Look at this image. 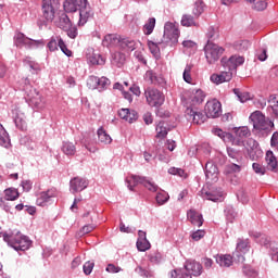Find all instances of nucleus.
<instances>
[{
	"mask_svg": "<svg viewBox=\"0 0 278 278\" xmlns=\"http://www.w3.org/2000/svg\"><path fill=\"white\" fill-rule=\"evenodd\" d=\"M203 275V265L197 261H187L185 269H174L170 273V278H192Z\"/></svg>",
	"mask_w": 278,
	"mask_h": 278,
	"instance_id": "obj_1",
	"label": "nucleus"
},
{
	"mask_svg": "<svg viewBox=\"0 0 278 278\" xmlns=\"http://www.w3.org/2000/svg\"><path fill=\"white\" fill-rule=\"evenodd\" d=\"M3 240L12 247L14 251H27L31 247V240L29 237L24 236L21 231L12 232L10 235H3Z\"/></svg>",
	"mask_w": 278,
	"mask_h": 278,
	"instance_id": "obj_2",
	"label": "nucleus"
},
{
	"mask_svg": "<svg viewBox=\"0 0 278 278\" xmlns=\"http://www.w3.org/2000/svg\"><path fill=\"white\" fill-rule=\"evenodd\" d=\"M25 85L23 90L26 92V100L30 108H36V110H42L45 108V98L38 92L34 87L29 86V78L22 79Z\"/></svg>",
	"mask_w": 278,
	"mask_h": 278,
	"instance_id": "obj_3",
	"label": "nucleus"
},
{
	"mask_svg": "<svg viewBox=\"0 0 278 278\" xmlns=\"http://www.w3.org/2000/svg\"><path fill=\"white\" fill-rule=\"evenodd\" d=\"M204 53L207 64H216V62L220 60V55L225 53V48L212 41H207V43L204 47Z\"/></svg>",
	"mask_w": 278,
	"mask_h": 278,
	"instance_id": "obj_4",
	"label": "nucleus"
},
{
	"mask_svg": "<svg viewBox=\"0 0 278 278\" xmlns=\"http://www.w3.org/2000/svg\"><path fill=\"white\" fill-rule=\"evenodd\" d=\"M144 97L150 108H162V105H164V101H166L164 93L155 88H147Z\"/></svg>",
	"mask_w": 278,
	"mask_h": 278,
	"instance_id": "obj_5",
	"label": "nucleus"
},
{
	"mask_svg": "<svg viewBox=\"0 0 278 278\" xmlns=\"http://www.w3.org/2000/svg\"><path fill=\"white\" fill-rule=\"evenodd\" d=\"M126 184H127V188L129 190H134V188H136V186H138V184H141L142 186H144V188H147L150 192H157V185H155V182L147 179V177H142V176H136L132 175L130 178L126 179Z\"/></svg>",
	"mask_w": 278,
	"mask_h": 278,
	"instance_id": "obj_6",
	"label": "nucleus"
},
{
	"mask_svg": "<svg viewBox=\"0 0 278 278\" xmlns=\"http://www.w3.org/2000/svg\"><path fill=\"white\" fill-rule=\"evenodd\" d=\"M250 121L253 128L257 131H266L269 127H273V122L266 119V116L261 111H255L250 115Z\"/></svg>",
	"mask_w": 278,
	"mask_h": 278,
	"instance_id": "obj_7",
	"label": "nucleus"
},
{
	"mask_svg": "<svg viewBox=\"0 0 278 278\" xmlns=\"http://www.w3.org/2000/svg\"><path fill=\"white\" fill-rule=\"evenodd\" d=\"M60 8V0H43L42 1V16L48 23H53L55 12Z\"/></svg>",
	"mask_w": 278,
	"mask_h": 278,
	"instance_id": "obj_8",
	"label": "nucleus"
},
{
	"mask_svg": "<svg viewBox=\"0 0 278 278\" xmlns=\"http://www.w3.org/2000/svg\"><path fill=\"white\" fill-rule=\"evenodd\" d=\"M49 51L54 52L58 51V49H61L62 53L66 55L67 58H71L73 55V52L66 47V43L64 42V39H62L61 36H52L47 45Z\"/></svg>",
	"mask_w": 278,
	"mask_h": 278,
	"instance_id": "obj_9",
	"label": "nucleus"
},
{
	"mask_svg": "<svg viewBox=\"0 0 278 278\" xmlns=\"http://www.w3.org/2000/svg\"><path fill=\"white\" fill-rule=\"evenodd\" d=\"M206 118H218L223 114V104L216 99L210 100L204 106Z\"/></svg>",
	"mask_w": 278,
	"mask_h": 278,
	"instance_id": "obj_10",
	"label": "nucleus"
},
{
	"mask_svg": "<svg viewBox=\"0 0 278 278\" xmlns=\"http://www.w3.org/2000/svg\"><path fill=\"white\" fill-rule=\"evenodd\" d=\"M185 115L187 117V121H190L191 123H193V125H203V123L207 121V115L199 112L197 108L188 106L185 111Z\"/></svg>",
	"mask_w": 278,
	"mask_h": 278,
	"instance_id": "obj_11",
	"label": "nucleus"
},
{
	"mask_svg": "<svg viewBox=\"0 0 278 278\" xmlns=\"http://www.w3.org/2000/svg\"><path fill=\"white\" fill-rule=\"evenodd\" d=\"M164 38L169 40L172 46L177 45L179 42V28L170 22L165 23Z\"/></svg>",
	"mask_w": 278,
	"mask_h": 278,
	"instance_id": "obj_12",
	"label": "nucleus"
},
{
	"mask_svg": "<svg viewBox=\"0 0 278 278\" xmlns=\"http://www.w3.org/2000/svg\"><path fill=\"white\" fill-rule=\"evenodd\" d=\"M205 91L201 89H192L187 99V103L189 108H197V105H201L203 101H205Z\"/></svg>",
	"mask_w": 278,
	"mask_h": 278,
	"instance_id": "obj_13",
	"label": "nucleus"
},
{
	"mask_svg": "<svg viewBox=\"0 0 278 278\" xmlns=\"http://www.w3.org/2000/svg\"><path fill=\"white\" fill-rule=\"evenodd\" d=\"M88 188V180L83 177H74L70 180V192L77 194V192H84Z\"/></svg>",
	"mask_w": 278,
	"mask_h": 278,
	"instance_id": "obj_14",
	"label": "nucleus"
},
{
	"mask_svg": "<svg viewBox=\"0 0 278 278\" xmlns=\"http://www.w3.org/2000/svg\"><path fill=\"white\" fill-rule=\"evenodd\" d=\"M86 59L88 64H92V66H103L105 65V59L101 53L94 51V49L89 48L86 52Z\"/></svg>",
	"mask_w": 278,
	"mask_h": 278,
	"instance_id": "obj_15",
	"label": "nucleus"
},
{
	"mask_svg": "<svg viewBox=\"0 0 278 278\" xmlns=\"http://www.w3.org/2000/svg\"><path fill=\"white\" fill-rule=\"evenodd\" d=\"M55 197H58V190L49 189L39 193L36 203L39 207H45L46 205H49V203H51V199H55Z\"/></svg>",
	"mask_w": 278,
	"mask_h": 278,
	"instance_id": "obj_16",
	"label": "nucleus"
},
{
	"mask_svg": "<svg viewBox=\"0 0 278 278\" xmlns=\"http://www.w3.org/2000/svg\"><path fill=\"white\" fill-rule=\"evenodd\" d=\"M248 251H249V239H238L236 252L233 253L235 260L237 257V262L242 264L244 262V255H242V253H247Z\"/></svg>",
	"mask_w": 278,
	"mask_h": 278,
	"instance_id": "obj_17",
	"label": "nucleus"
},
{
	"mask_svg": "<svg viewBox=\"0 0 278 278\" xmlns=\"http://www.w3.org/2000/svg\"><path fill=\"white\" fill-rule=\"evenodd\" d=\"M245 149L251 160H255L262 155V149L260 148V143L253 138L247 140Z\"/></svg>",
	"mask_w": 278,
	"mask_h": 278,
	"instance_id": "obj_18",
	"label": "nucleus"
},
{
	"mask_svg": "<svg viewBox=\"0 0 278 278\" xmlns=\"http://www.w3.org/2000/svg\"><path fill=\"white\" fill-rule=\"evenodd\" d=\"M201 197L202 199H206V201H213L216 203V201H223L225 199V192H223V189H216L214 191H207L205 188L201 190Z\"/></svg>",
	"mask_w": 278,
	"mask_h": 278,
	"instance_id": "obj_19",
	"label": "nucleus"
},
{
	"mask_svg": "<svg viewBox=\"0 0 278 278\" xmlns=\"http://www.w3.org/2000/svg\"><path fill=\"white\" fill-rule=\"evenodd\" d=\"M88 5V0H65L63 8L65 12H77V9L81 10Z\"/></svg>",
	"mask_w": 278,
	"mask_h": 278,
	"instance_id": "obj_20",
	"label": "nucleus"
},
{
	"mask_svg": "<svg viewBox=\"0 0 278 278\" xmlns=\"http://www.w3.org/2000/svg\"><path fill=\"white\" fill-rule=\"evenodd\" d=\"M210 79L212 84L220 86V84H225L226 81L233 79V73L228 70L227 72H222L219 74H212Z\"/></svg>",
	"mask_w": 278,
	"mask_h": 278,
	"instance_id": "obj_21",
	"label": "nucleus"
},
{
	"mask_svg": "<svg viewBox=\"0 0 278 278\" xmlns=\"http://www.w3.org/2000/svg\"><path fill=\"white\" fill-rule=\"evenodd\" d=\"M94 16V12H92V8H90V4H87L79 9V21L78 25L84 26Z\"/></svg>",
	"mask_w": 278,
	"mask_h": 278,
	"instance_id": "obj_22",
	"label": "nucleus"
},
{
	"mask_svg": "<svg viewBox=\"0 0 278 278\" xmlns=\"http://www.w3.org/2000/svg\"><path fill=\"white\" fill-rule=\"evenodd\" d=\"M242 64H244V56L232 55L227 62L224 63V67L228 68V71L231 73L232 71H236L238 66H242Z\"/></svg>",
	"mask_w": 278,
	"mask_h": 278,
	"instance_id": "obj_23",
	"label": "nucleus"
},
{
	"mask_svg": "<svg viewBox=\"0 0 278 278\" xmlns=\"http://www.w3.org/2000/svg\"><path fill=\"white\" fill-rule=\"evenodd\" d=\"M118 116L123 121H126V123H136V121H138V112L135 110L121 109L118 111Z\"/></svg>",
	"mask_w": 278,
	"mask_h": 278,
	"instance_id": "obj_24",
	"label": "nucleus"
},
{
	"mask_svg": "<svg viewBox=\"0 0 278 278\" xmlns=\"http://www.w3.org/2000/svg\"><path fill=\"white\" fill-rule=\"evenodd\" d=\"M187 219L194 225V227L203 226V215L197 212L194 208H191L187 212Z\"/></svg>",
	"mask_w": 278,
	"mask_h": 278,
	"instance_id": "obj_25",
	"label": "nucleus"
},
{
	"mask_svg": "<svg viewBox=\"0 0 278 278\" xmlns=\"http://www.w3.org/2000/svg\"><path fill=\"white\" fill-rule=\"evenodd\" d=\"M205 177L208 181H218V167L212 162L205 164Z\"/></svg>",
	"mask_w": 278,
	"mask_h": 278,
	"instance_id": "obj_26",
	"label": "nucleus"
},
{
	"mask_svg": "<svg viewBox=\"0 0 278 278\" xmlns=\"http://www.w3.org/2000/svg\"><path fill=\"white\" fill-rule=\"evenodd\" d=\"M215 260L222 268H229L233 264V256L229 254H217Z\"/></svg>",
	"mask_w": 278,
	"mask_h": 278,
	"instance_id": "obj_27",
	"label": "nucleus"
},
{
	"mask_svg": "<svg viewBox=\"0 0 278 278\" xmlns=\"http://www.w3.org/2000/svg\"><path fill=\"white\" fill-rule=\"evenodd\" d=\"M56 27L60 29H68L70 27H73V22H71V18L66 13H61L58 17V20L54 22Z\"/></svg>",
	"mask_w": 278,
	"mask_h": 278,
	"instance_id": "obj_28",
	"label": "nucleus"
},
{
	"mask_svg": "<svg viewBox=\"0 0 278 278\" xmlns=\"http://www.w3.org/2000/svg\"><path fill=\"white\" fill-rule=\"evenodd\" d=\"M265 161H266L268 170H273V173L278 172L277 156H275L273 151H267L266 152Z\"/></svg>",
	"mask_w": 278,
	"mask_h": 278,
	"instance_id": "obj_29",
	"label": "nucleus"
},
{
	"mask_svg": "<svg viewBox=\"0 0 278 278\" xmlns=\"http://www.w3.org/2000/svg\"><path fill=\"white\" fill-rule=\"evenodd\" d=\"M15 127L21 131H27V119L25 113L17 111L14 117Z\"/></svg>",
	"mask_w": 278,
	"mask_h": 278,
	"instance_id": "obj_30",
	"label": "nucleus"
},
{
	"mask_svg": "<svg viewBox=\"0 0 278 278\" xmlns=\"http://www.w3.org/2000/svg\"><path fill=\"white\" fill-rule=\"evenodd\" d=\"M155 131H156V138L164 140V138L168 136V131H170V127H168V123L162 121L157 123Z\"/></svg>",
	"mask_w": 278,
	"mask_h": 278,
	"instance_id": "obj_31",
	"label": "nucleus"
},
{
	"mask_svg": "<svg viewBox=\"0 0 278 278\" xmlns=\"http://www.w3.org/2000/svg\"><path fill=\"white\" fill-rule=\"evenodd\" d=\"M116 45L121 46V39H118V35L109 34V35L104 36V38L102 40L103 47H108V49H110L112 47H116Z\"/></svg>",
	"mask_w": 278,
	"mask_h": 278,
	"instance_id": "obj_32",
	"label": "nucleus"
},
{
	"mask_svg": "<svg viewBox=\"0 0 278 278\" xmlns=\"http://www.w3.org/2000/svg\"><path fill=\"white\" fill-rule=\"evenodd\" d=\"M15 47L18 49H23L25 47L27 49V46L29 43V37L25 36L23 33H16L13 38Z\"/></svg>",
	"mask_w": 278,
	"mask_h": 278,
	"instance_id": "obj_33",
	"label": "nucleus"
},
{
	"mask_svg": "<svg viewBox=\"0 0 278 278\" xmlns=\"http://www.w3.org/2000/svg\"><path fill=\"white\" fill-rule=\"evenodd\" d=\"M119 48L123 49V51H135L136 42L132 39L124 38L119 40Z\"/></svg>",
	"mask_w": 278,
	"mask_h": 278,
	"instance_id": "obj_34",
	"label": "nucleus"
},
{
	"mask_svg": "<svg viewBox=\"0 0 278 278\" xmlns=\"http://www.w3.org/2000/svg\"><path fill=\"white\" fill-rule=\"evenodd\" d=\"M97 134H98L99 142H101L102 144H112V137L108 135V132L105 131V129H103V127H100Z\"/></svg>",
	"mask_w": 278,
	"mask_h": 278,
	"instance_id": "obj_35",
	"label": "nucleus"
},
{
	"mask_svg": "<svg viewBox=\"0 0 278 278\" xmlns=\"http://www.w3.org/2000/svg\"><path fill=\"white\" fill-rule=\"evenodd\" d=\"M25 66H28L30 73L38 74L40 73V64L36 63V61L31 60V58L24 59Z\"/></svg>",
	"mask_w": 278,
	"mask_h": 278,
	"instance_id": "obj_36",
	"label": "nucleus"
},
{
	"mask_svg": "<svg viewBox=\"0 0 278 278\" xmlns=\"http://www.w3.org/2000/svg\"><path fill=\"white\" fill-rule=\"evenodd\" d=\"M0 147H4L8 149L10 147V137L8 136V131L3 128V125L0 124Z\"/></svg>",
	"mask_w": 278,
	"mask_h": 278,
	"instance_id": "obj_37",
	"label": "nucleus"
},
{
	"mask_svg": "<svg viewBox=\"0 0 278 278\" xmlns=\"http://www.w3.org/2000/svg\"><path fill=\"white\" fill-rule=\"evenodd\" d=\"M267 102L269 103V108L273 110V114L278 118V94H270Z\"/></svg>",
	"mask_w": 278,
	"mask_h": 278,
	"instance_id": "obj_38",
	"label": "nucleus"
},
{
	"mask_svg": "<svg viewBox=\"0 0 278 278\" xmlns=\"http://www.w3.org/2000/svg\"><path fill=\"white\" fill-rule=\"evenodd\" d=\"M21 194L18 193V190L15 188H8L4 190V199L5 201H16Z\"/></svg>",
	"mask_w": 278,
	"mask_h": 278,
	"instance_id": "obj_39",
	"label": "nucleus"
},
{
	"mask_svg": "<svg viewBox=\"0 0 278 278\" xmlns=\"http://www.w3.org/2000/svg\"><path fill=\"white\" fill-rule=\"evenodd\" d=\"M233 48L236 51H240L241 53L244 51H249L251 48V41L249 40H238L233 43Z\"/></svg>",
	"mask_w": 278,
	"mask_h": 278,
	"instance_id": "obj_40",
	"label": "nucleus"
},
{
	"mask_svg": "<svg viewBox=\"0 0 278 278\" xmlns=\"http://www.w3.org/2000/svg\"><path fill=\"white\" fill-rule=\"evenodd\" d=\"M62 152L65 155H75V153H77V148L75 147V143L73 142H63L62 146Z\"/></svg>",
	"mask_w": 278,
	"mask_h": 278,
	"instance_id": "obj_41",
	"label": "nucleus"
},
{
	"mask_svg": "<svg viewBox=\"0 0 278 278\" xmlns=\"http://www.w3.org/2000/svg\"><path fill=\"white\" fill-rule=\"evenodd\" d=\"M153 29H155V17H150L143 25V34L146 36H151Z\"/></svg>",
	"mask_w": 278,
	"mask_h": 278,
	"instance_id": "obj_42",
	"label": "nucleus"
},
{
	"mask_svg": "<svg viewBox=\"0 0 278 278\" xmlns=\"http://www.w3.org/2000/svg\"><path fill=\"white\" fill-rule=\"evenodd\" d=\"M242 170V167L236 163H231L226 165L224 173L229 177V175H236V173H240Z\"/></svg>",
	"mask_w": 278,
	"mask_h": 278,
	"instance_id": "obj_43",
	"label": "nucleus"
},
{
	"mask_svg": "<svg viewBox=\"0 0 278 278\" xmlns=\"http://www.w3.org/2000/svg\"><path fill=\"white\" fill-rule=\"evenodd\" d=\"M219 36H220V33L218 31V28L214 26H211L207 28L206 38L208 42H212L213 40H218Z\"/></svg>",
	"mask_w": 278,
	"mask_h": 278,
	"instance_id": "obj_44",
	"label": "nucleus"
},
{
	"mask_svg": "<svg viewBox=\"0 0 278 278\" xmlns=\"http://www.w3.org/2000/svg\"><path fill=\"white\" fill-rule=\"evenodd\" d=\"M233 93L238 97L241 103H247V101H251V93L248 91H242L240 89H233Z\"/></svg>",
	"mask_w": 278,
	"mask_h": 278,
	"instance_id": "obj_45",
	"label": "nucleus"
},
{
	"mask_svg": "<svg viewBox=\"0 0 278 278\" xmlns=\"http://www.w3.org/2000/svg\"><path fill=\"white\" fill-rule=\"evenodd\" d=\"M112 84V81H110V78L102 76L101 78H99L98 81V90L99 92H103V90H108V88H110V85Z\"/></svg>",
	"mask_w": 278,
	"mask_h": 278,
	"instance_id": "obj_46",
	"label": "nucleus"
},
{
	"mask_svg": "<svg viewBox=\"0 0 278 278\" xmlns=\"http://www.w3.org/2000/svg\"><path fill=\"white\" fill-rule=\"evenodd\" d=\"M235 134L237 138H249V136H251V130L247 126H241L236 128Z\"/></svg>",
	"mask_w": 278,
	"mask_h": 278,
	"instance_id": "obj_47",
	"label": "nucleus"
},
{
	"mask_svg": "<svg viewBox=\"0 0 278 278\" xmlns=\"http://www.w3.org/2000/svg\"><path fill=\"white\" fill-rule=\"evenodd\" d=\"M181 25L182 27H194L197 23L194 22V17L190 14H185L181 17Z\"/></svg>",
	"mask_w": 278,
	"mask_h": 278,
	"instance_id": "obj_48",
	"label": "nucleus"
},
{
	"mask_svg": "<svg viewBox=\"0 0 278 278\" xmlns=\"http://www.w3.org/2000/svg\"><path fill=\"white\" fill-rule=\"evenodd\" d=\"M148 47L150 49V52L152 53V55L156 59L160 60L161 56V52H160V46H157V43L149 40L148 41Z\"/></svg>",
	"mask_w": 278,
	"mask_h": 278,
	"instance_id": "obj_49",
	"label": "nucleus"
},
{
	"mask_svg": "<svg viewBox=\"0 0 278 278\" xmlns=\"http://www.w3.org/2000/svg\"><path fill=\"white\" fill-rule=\"evenodd\" d=\"M87 88H89V90H99V77L89 76L87 79Z\"/></svg>",
	"mask_w": 278,
	"mask_h": 278,
	"instance_id": "obj_50",
	"label": "nucleus"
},
{
	"mask_svg": "<svg viewBox=\"0 0 278 278\" xmlns=\"http://www.w3.org/2000/svg\"><path fill=\"white\" fill-rule=\"evenodd\" d=\"M192 64H187L182 73V78L187 84H192Z\"/></svg>",
	"mask_w": 278,
	"mask_h": 278,
	"instance_id": "obj_51",
	"label": "nucleus"
},
{
	"mask_svg": "<svg viewBox=\"0 0 278 278\" xmlns=\"http://www.w3.org/2000/svg\"><path fill=\"white\" fill-rule=\"evenodd\" d=\"M213 132L215 134V136H218V138L224 140V142H227V140H231V138H233L230 132H225L223 131V129L219 128H215Z\"/></svg>",
	"mask_w": 278,
	"mask_h": 278,
	"instance_id": "obj_52",
	"label": "nucleus"
},
{
	"mask_svg": "<svg viewBox=\"0 0 278 278\" xmlns=\"http://www.w3.org/2000/svg\"><path fill=\"white\" fill-rule=\"evenodd\" d=\"M156 203L159 205H164V203H166L168 201V199H170V195H168V193L166 191H160L156 194Z\"/></svg>",
	"mask_w": 278,
	"mask_h": 278,
	"instance_id": "obj_53",
	"label": "nucleus"
},
{
	"mask_svg": "<svg viewBox=\"0 0 278 278\" xmlns=\"http://www.w3.org/2000/svg\"><path fill=\"white\" fill-rule=\"evenodd\" d=\"M137 249L141 252L149 251V249H151V243L148 239L137 240Z\"/></svg>",
	"mask_w": 278,
	"mask_h": 278,
	"instance_id": "obj_54",
	"label": "nucleus"
},
{
	"mask_svg": "<svg viewBox=\"0 0 278 278\" xmlns=\"http://www.w3.org/2000/svg\"><path fill=\"white\" fill-rule=\"evenodd\" d=\"M43 46H45V39L35 40V39L29 38L28 46L26 47V49H38Z\"/></svg>",
	"mask_w": 278,
	"mask_h": 278,
	"instance_id": "obj_55",
	"label": "nucleus"
},
{
	"mask_svg": "<svg viewBox=\"0 0 278 278\" xmlns=\"http://www.w3.org/2000/svg\"><path fill=\"white\" fill-rule=\"evenodd\" d=\"M202 12H205V3H203V0H198L194 3L193 14L199 16Z\"/></svg>",
	"mask_w": 278,
	"mask_h": 278,
	"instance_id": "obj_56",
	"label": "nucleus"
},
{
	"mask_svg": "<svg viewBox=\"0 0 278 278\" xmlns=\"http://www.w3.org/2000/svg\"><path fill=\"white\" fill-rule=\"evenodd\" d=\"M143 79H144V81H147V84H156L157 83V76L151 70L146 72Z\"/></svg>",
	"mask_w": 278,
	"mask_h": 278,
	"instance_id": "obj_57",
	"label": "nucleus"
},
{
	"mask_svg": "<svg viewBox=\"0 0 278 278\" xmlns=\"http://www.w3.org/2000/svg\"><path fill=\"white\" fill-rule=\"evenodd\" d=\"M226 218L229 223H233L236 220V216H238V213H236V210L233 207L228 206L226 210Z\"/></svg>",
	"mask_w": 278,
	"mask_h": 278,
	"instance_id": "obj_58",
	"label": "nucleus"
},
{
	"mask_svg": "<svg viewBox=\"0 0 278 278\" xmlns=\"http://www.w3.org/2000/svg\"><path fill=\"white\" fill-rule=\"evenodd\" d=\"M112 60L115 64H125V54L122 52H115L112 54Z\"/></svg>",
	"mask_w": 278,
	"mask_h": 278,
	"instance_id": "obj_59",
	"label": "nucleus"
},
{
	"mask_svg": "<svg viewBox=\"0 0 278 278\" xmlns=\"http://www.w3.org/2000/svg\"><path fill=\"white\" fill-rule=\"evenodd\" d=\"M268 8V3L265 0H260L254 3L253 10H256L257 12H264Z\"/></svg>",
	"mask_w": 278,
	"mask_h": 278,
	"instance_id": "obj_60",
	"label": "nucleus"
},
{
	"mask_svg": "<svg viewBox=\"0 0 278 278\" xmlns=\"http://www.w3.org/2000/svg\"><path fill=\"white\" fill-rule=\"evenodd\" d=\"M252 168H253L254 173H256V175H266V167H264L260 163H253Z\"/></svg>",
	"mask_w": 278,
	"mask_h": 278,
	"instance_id": "obj_61",
	"label": "nucleus"
},
{
	"mask_svg": "<svg viewBox=\"0 0 278 278\" xmlns=\"http://www.w3.org/2000/svg\"><path fill=\"white\" fill-rule=\"evenodd\" d=\"M93 269H94V262H91V261L86 262L83 266V270L85 275H91Z\"/></svg>",
	"mask_w": 278,
	"mask_h": 278,
	"instance_id": "obj_62",
	"label": "nucleus"
},
{
	"mask_svg": "<svg viewBox=\"0 0 278 278\" xmlns=\"http://www.w3.org/2000/svg\"><path fill=\"white\" fill-rule=\"evenodd\" d=\"M169 175H178V177H186V172L181 168L170 167L168 169Z\"/></svg>",
	"mask_w": 278,
	"mask_h": 278,
	"instance_id": "obj_63",
	"label": "nucleus"
},
{
	"mask_svg": "<svg viewBox=\"0 0 278 278\" xmlns=\"http://www.w3.org/2000/svg\"><path fill=\"white\" fill-rule=\"evenodd\" d=\"M63 31H66L68 38H72V40H75L77 38V27L71 26L68 29H64Z\"/></svg>",
	"mask_w": 278,
	"mask_h": 278,
	"instance_id": "obj_64",
	"label": "nucleus"
}]
</instances>
